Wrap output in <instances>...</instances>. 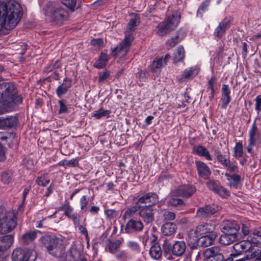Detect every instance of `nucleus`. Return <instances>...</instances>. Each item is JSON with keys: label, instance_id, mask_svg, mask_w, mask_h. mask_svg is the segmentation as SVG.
I'll list each match as a JSON object with an SVG mask.
<instances>
[{"label": "nucleus", "instance_id": "09e8293b", "mask_svg": "<svg viewBox=\"0 0 261 261\" xmlns=\"http://www.w3.org/2000/svg\"><path fill=\"white\" fill-rule=\"evenodd\" d=\"M225 168L230 173H238L239 171V168L236 162L231 163L230 161L228 166L225 167Z\"/></svg>", "mask_w": 261, "mask_h": 261}, {"label": "nucleus", "instance_id": "a18cd8bd", "mask_svg": "<svg viewBox=\"0 0 261 261\" xmlns=\"http://www.w3.org/2000/svg\"><path fill=\"white\" fill-rule=\"evenodd\" d=\"M76 0H61L62 4L72 11L74 10L76 5Z\"/></svg>", "mask_w": 261, "mask_h": 261}, {"label": "nucleus", "instance_id": "39448f33", "mask_svg": "<svg viewBox=\"0 0 261 261\" xmlns=\"http://www.w3.org/2000/svg\"><path fill=\"white\" fill-rule=\"evenodd\" d=\"M180 18V15L178 11L173 12L171 16L168 17L158 25L156 34L159 36H163L170 33L177 28Z\"/></svg>", "mask_w": 261, "mask_h": 261}, {"label": "nucleus", "instance_id": "c85d7f7f", "mask_svg": "<svg viewBox=\"0 0 261 261\" xmlns=\"http://www.w3.org/2000/svg\"><path fill=\"white\" fill-rule=\"evenodd\" d=\"M214 154L218 162L224 168L228 166L230 161V155L229 154H223L219 150H215Z\"/></svg>", "mask_w": 261, "mask_h": 261}, {"label": "nucleus", "instance_id": "5701e85b", "mask_svg": "<svg viewBox=\"0 0 261 261\" xmlns=\"http://www.w3.org/2000/svg\"><path fill=\"white\" fill-rule=\"evenodd\" d=\"M230 19L225 18L216 28L214 32V35L218 37V39L225 33L226 30L229 28Z\"/></svg>", "mask_w": 261, "mask_h": 261}, {"label": "nucleus", "instance_id": "f8f14e48", "mask_svg": "<svg viewBox=\"0 0 261 261\" xmlns=\"http://www.w3.org/2000/svg\"><path fill=\"white\" fill-rule=\"evenodd\" d=\"M196 191L194 186L189 185H184L179 186L172 192V194L184 198H188L192 195Z\"/></svg>", "mask_w": 261, "mask_h": 261}, {"label": "nucleus", "instance_id": "393cba45", "mask_svg": "<svg viewBox=\"0 0 261 261\" xmlns=\"http://www.w3.org/2000/svg\"><path fill=\"white\" fill-rule=\"evenodd\" d=\"M199 71V68L197 66L189 67L184 70L180 80L181 81L191 79L198 74Z\"/></svg>", "mask_w": 261, "mask_h": 261}, {"label": "nucleus", "instance_id": "a19ab883", "mask_svg": "<svg viewBox=\"0 0 261 261\" xmlns=\"http://www.w3.org/2000/svg\"><path fill=\"white\" fill-rule=\"evenodd\" d=\"M35 181L39 186L46 187L49 183L50 179L48 178L47 174H46L38 176Z\"/></svg>", "mask_w": 261, "mask_h": 261}, {"label": "nucleus", "instance_id": "2f4dec72", "mask_svg": "<svg viewBox=\"0 0 261 261\" xmlns=\"http://www.w3.org/2000/svg\"><path fill=\"white\" fill-rule=\"evenodd\" d=\"M216 210L214 206L206 205L198 210L197 215L200 218H203L214 214Z\"/></svg>", "mask_w": 261, "mask_h": 261}, {"label": "nucleus", "instance_id": "4d7b16f0", "mask_svg": "<svg viewBox=\"0 0 261 261\" xmlns=\"http://www.w3.org/2000/svg\"><path fill=\"white\" fill-rule=\"evenodd\" d=\"M116 257L121 261L126 260L128 257L127 253L124 251H120L116 254Z\"/></svg>", "mask_w": 261, "mask_h": 261}, {"label": "nucleus", "instance_id": "20e7f679", "mask_svg": "<svg viewBox=\"0 0 261 261\" xmlns=\"http://www.w3.org/2000/svg\"><path fill=\"white\" fill-rule=\"evenodd\" d=\"M5 89L2 93V102L7 107L13 106L14 104L22 102V98L18 96L15 84L11 82L6 83L3 86Z\"/></svg>", "mask_w": 261, "mask_h": 261}, {"label": "nucleus", "instance_id": "ddd939ff", "mask_svg": "<svg viewBox=\"0 0 261 261\" xmlns=\"http://www.w3.org/2000/svg\"><path fill=\"white\" fill-rule=\"evenodd\" d=\"M215 225L211 223H206L197 226L194 229V233L196 238L201 236L210 234V233H217L215 231Z\"/></svg>", "mask_w": 261, "mask_h": 261}, {"label": "nucleus", "instance_id": "5fc2aeb1", "mask_svg": "<svg viewBox=\"0 0 261 261\" xmlns=\"http://www.w3.org/2000/svg\"><path fill=\"white\" fill-rule=\"evenodd\" d=\"M143 228V224L140 221L132 220V229L140 231Z\"/></svg>", "mask_w": 261, "mask_h": 261}, {"label": "nucleus", "instance_id": "423d86ee", "mask_svg": "<svg viewBox=\"0 0 261 261\" xmlns=\"http://www.w3.org/2000/svg\"><path fill=\"white\" fill-rule=\"evenodd\" d=\"M130 47V34H126L123 41L116 46L111 47V56L115 58H122L125 57Z\"/></svg>", "mask_w": 261, "mask_h": 261}, {"label": "nucleus", "instance_id": "338daca9", "mask_svg": "<svg viewBox=\"0 0 261 261\" xmlns=\"http://www.w3.org/2000/svg\"><path fill=\"white\" fill-rule=\"evenodd\" d=\"M216 77L214 76L211 77L208 82V88L210 90L214 89V85L216 83Z\"/></svg>", "mask_w": 261, "mask_h": 261}, {"label": "nucleus", "instance_id": "72a5a7b5", "mask_svg": "<svg viewBox=\"0 0 261 261\" xmlns=\"http://www.w3.org/2000/svg\"><path fill=\"white\" fill-rule=\"evenodd\" d=\"M238 236L230 233H224L219 239L220 243L225 245H228L238 240Z\"/></svg>", "mask_w": 261, "mask_h": 261}, {"label": "nucleus", "instance_id": "774afa93", "mask_svg": "<svg viewBox=\"0 0 261 261\" xmlns=\"http://www.w3.org/2000/svg\"><path fill=\"white\" fill-rule=\"evenodd\" d=\"M69 218L73 221L75 226L79 225V219L77 213H73V215H71Z\"/></svg>", "mask_w": 261, "mask_h": 261}, {"label": "nucleus", "instance_id": "49530a36", "mask_svg": "<svg viewBox=\"0 0 261 261\" xmlns=\"http://www.w3.org/2000/svg\"><path fill=\"white\" fill-rule=\"evenodd\" d=\"M163 218L165 221H172L175 218V214L172 212L165 211L163 214Z\"/></svg>", "mask_w": 261, "mask_h": 261}, {"label": "nucleus", "instance_id": "6e6d98bb", "mask_svg": "<svg viewBox=\"0 0 261 261\" xmlns=\"http://www.w3.org/2000/svg\"><path fill=\"white\" fill-rule=\"evenodd\" d=\"M106 214L109 219H114L118 216V212L115 210H108Z\"/></svg>", "mask_w": 261, "mask_h": 261}, {"label": "nucleus", "instance_id": "f704fd0d", "mask_svg": "<svg viewBox=\"0 0 261 261\" xmlns=\"http://www.w3.org/2000/svg\"><path fill=\"white\" fill-rule=\"evenodd\" d=\"M39 231H29L24 233L22 237V241L23 243L28 244L33 241L37 237V233Z\"/></svg>", "mask_w": 261, "mask_h": 261}, {"label": "nucleus", "instance_id": "4be33fe9", "mask_svg": "<svg viewBox=\"0 0 261 261\" xmlns=\"http://www.w3.org/2000/svg\"><path fill=\"white\" fill-rule=\"evenodd\" d=\"M139 215L147 224L152 222L153 220L152 210L150 207H143L139 211Z\"/></svg>", "mask_w": 261, "mask_h": 261}, {"label": "nucleus", "instance_id": "bb28decb", "mask_svg": "<svg viewBox=\"0 0 261 261\" xmlns=\"http://www.w3.org/2000/svg\"><path fill=\"white\" fill-rule=\"evenodd\" d=\"M162 250L160 245L158 243H152L149 250V255L150 257L155 260L161 258Z\"/></svg>", "mask_w": 261, "mask_h": 261}, {"label": "nucleus", "instance_id": "bf43d9fd", "mask_svg": "<svg viewBox=\"0 0 261 261\" xmlns=\"http://www.w3.org/2000/svg\"><path fill=\"white\" fill-rule=\"evenodd\" d=\"M65 215L68 218H69L71 215H73V208L69 204L65 205L64 208Z\"/></svg>", "mask_w": 261, "mask_h": 261}, {"label": "nucleus", "instance_id": "0eeeda50", "mask_svg": "<svg viewBox=\"0 0 261 261\" xmlns=\"http://www.w3.org/2000/svg\"><path fill=\"white\" fill-rule=\"evenodd\" d=\"M44 247L53 256H57L60 251V239L56 237L45 236L42 238Z\"/></svg>", "mask_w": 261, "mask_h": 261}, {"label": "nucleus", "instance_id": "412c9836", "mask_svg": "<svg viewBox=\"0 0 261 261\" xmlns=\"http://www.w3.org/2000/svg\"><path fill=\"white\" fill-rule=\"evenodd\" d=\"M186 249V244L184 241H176L172 245V254L176 256H182Z\"/></svg>", "mask_w": 261, "mask_h": 261}, {"label": "nucleus", "instance_id": "6ab92c4d", "mask_svg": "<svg viewBox=\"0 0 261 261\" xmlns=\"http://www.w3.org/2000/svg\"><path fill=\"white\" fill-rule=\"evenodd\" d=\"M159 200L157 194L154 193H148L145 194L138 200V202L147 204L146 206L150 207L152 205L155 204Z\"/></svg>", "mask_w": 261, "mask_h": 261}, {"label": "nucleus", "instance_id": "f03ea898", "mask_svg": "<svg viewBox=\"0 0 261 261\" xmlns=\"http://www.w3.org/2000/svg\"><path fill=\"white\" fill-rule=\"evenodd\" d=\"M17 220L16 212L0 207V233L7 234L12 232L17 226Z\"/></svg>", "mask_w": 261, "mask_h": 261}, {"label": "nucleus", "instance_id": "4468645a", "mask_svg": "<svg viewBox=\"0 0 261 261\" xmlns=\"http://www.w3.org/2000/svg\"><path fill=\"white\" fill-rule=\"evenodd\" d=\"M206 186L210 190L213 191L222 197L227 198L229 196V192L217 182L208 180L206 182Z\"/></svg>", "mask_w": 261, "mask_h": 261}, {"label": "nucleus", "instance_id": "1a4fd4ad", "mask_svg": "<svg viewBox=\"0 0 261 261\" xmlns=\"http://www.w3.org/2000/svg\"><path fill=\"white\" fill-rule=\"evenodd\" d=\"M248 135V144L246 149L248 153L253 154L254 153L253 146L256 145L257 141L259 140L260 138V133L255 122H254L252 125L249 130Z\"/></svg>", "mask_w": 261, "mask_h": 261}, {"label": "nucleus", "instance_id": "3c124183", "mask_svg": "<svg viewBox=\"0 0 261 261\" xmlns=\"http://www.w3.org/2000/svg\"><path fill=\"white\" fill-rule=\"evenodd\" d=\"M60 109L59 110V114L66 113L68 112V108L66 105V101L64 100H60L59 101Z\"/></svg>", "mask_w": 261, "mask_h": 261}, {"label": "nucleus", "instance_id": "4c0bfd02", "mask_svg": "<svg viewBox=\"0 0 261 261\" xmlns=\"http://www.w3.org/2000/svg\"><path fill=\"white\" fill-rule=\"evenodd\" d=\"M243 154V146L242 142L239 141L236 143L233 148V156L239 159L242 156Z\"/></svg>", "mask_w": 261, "mask_h": 261}, {"label": "nucleus", "instance_id": "6e6552de", "mask_svg": "<svg viewBox=\"0 0 261 261\" xmlns=\"http://www.w3.org/2000/svg\"><path fill=\"white\" fill-rule=\"evenodd\" d=\"M12 261H35L36 252L33 250L15 249L12 254Z\"/></svg>", "mask_w": 261, "mask_h": 261}, {"label": "nucleus", "instance_id": "aec40b11", "mask_svg": "<svg viewBox=\"0 0 261 261\" xmlns=\"http://www.w3.org/2000/svg\"><path fill=\"white\" fill-rule=\"evenodd\" d=\"M18 123V119L14 116L0 118V128L7 129L15 127Z\"/></svg>", "mask_w": 261, "mask_h": 261}, {"label": "nucleus", "instance_id": "cd10ccee", "mask_svg": "<svg viewBox=\"0 0 261 261\" xmlns=\"http://www.w3.org/2000/svg\"><path fill=\"white\" fill-rule=\"evenodd\" d=\"M71 86V80L68 78H65L63 83L56 89V93L60 97L65 94L69 88Z\"/></svg>", "mask_w": 261, "mask_h": 261}, {"label": "nucleus", "instance_id": "f3484780", "mask_svg": "<svg viewBox=\"0 0 261 261\" xmlns=\"http://www.w3.org/2000/svg\"><path fill=\"white\" fill-rule=\"evenodd\" d=\"M195 165L198 175L204 179H208L211 174V171L208 166L200 161H196Z\"/></svg>", "mask_w": 261, "mask_h": 261}, {"label": "nucleus", "instance_id": "c756f323", "mask_svg": "<svg viewBox=\"0 0 261 261\" xmlns=\"http://www.w3.org/2000/svg\"><path fill=\"white\" fill-rule=\"evenodd\" d=\"M177 230L176 225L172 222H166L161 227L162 233L165 236H171Z\"/></svg>", "mask_w": 261, "mask_h": 261}, {"label": "nucleus", "instance_id": "9b49d317", "mask_svg": "<svg viewBox=\"0 0 261 261\" xmlns=\"http://www.w3.org/2000/svg\"><path fill=\"white\" fill-rule=\"evenodd\" d=\"M254 246L249 241V239L241 241L235 243L233 246V248L236 251V253L231 254V256L236 257L242 253L247 251L254 252Z\"/></svg>", "mask_w": 261, "mask_h": 261}, {"label": "nucleus", "instance_id": "de8ad7c7", "mask_svg": "<svg viewBox=\"0 0 261 261\" xmlns=\"http://www.w3.org/2000/svg\"><path fill=\"white\" fill-rule=\"evenodd\" d=\"M163 248V252L165 254H167L168 253H170L171 252L172 253V245L169 243L167 239L164 240Z\"/></svg>", "mask_w": 261, "mask_h": 261}, {"label": "nucleus", "instance_id": "9d476101", "mask_svg": "<svg viewBox=\"0 0 261 261\" xmlns=\"http://www.w3.org/2000/svg\"><path fill=\"white\" fill-rule=\"evenodd\" d=\"M205 261H223L224 257L218 247H212L203 252Z\"/></svg>", "mask_w": 261, "mask_h": 261}, {"label": "nucleus", "instance_id": "a878e982", "mask_svg": "<svg viewBox=\"0 0 261 261\" xmlns=\"http://www.w3.org/2000/svg\"><path fill=\"white\" fill-rule=\"evenodd\" d=\"M254 247L256 244L261 242V228H252L250 237L247 238Z\"/></svg>", "mask_w": 261, "mask_h": 261}, {"label": "nucleus", "instance_id": "2eb2a0df", "mask_svg": "<svg viewBox=\"0 0 261 261\" xmlns=\"http://www.w3.org/2000/svg\"><path fill=\"white\" fill-rule=\"evenodd\" d=\"M240 225L235 221H224L221 226V230L224 233H230L238 236Z\"/></svg>", "mask_w": 261, "mask_h": 261}, {"label": "nucleus", "instance_id": "13d9d810", "mask_svg": "<svg viewBox=\"0 0 261 261\" xmlns=\"http://www.w3.org/2000/svg\"><path fill=\"white\" fill-rule=\"evenodd\" d=\"M255 102V110L258 113L261 111V95H258L256 97Z\"/></svg>", "mask_w": 261, "mask_h": 261}, {"label": "nucleus", "instance_id": "7ed1b4c3", "mask_svg": "<svg viewBox=\"0 0 261 261\" xmlns=\"http://www.w3.org/2000/svg\"><path fill=\"white\" fill-rule=\"evenodd\" d=\"M46 16H49L52 22L56 24L61 25L66 21L68 17L67 12L55 2H49L43 9Z\"/></svg>", "mask_w": 261, "mask_h": 261}, {"label": "nucleus", "instance_id": "c9c22d12", "mask_svg": "<svg viewBox=\"0 0 261 261\" xmlns=\"http://www.w3.org/2000/svg\"><path fill=\"white\" fill-rule=\"evenodd\" d=\"M111 112L110 110H106L103 108H100L98 110L95 111L92 114V116L97 119L102 118H108L110 116Z\"/></svg>", "mask_w": 261, "mask_h": 261}, {"label": "nucleus", "instance_id": "7c9ffc66", "mask_svg": "<svg viewBox=\"0 0 261 261\" xmlns=\"http://www.w3.org/2000/svg\"><path fill=\"white\" fill-rule=\"evenodd\" d=\"M193 151L195 154L199 156L204 157L207 160H212V156L210 154L209 151L203 146L198 145L194 146L193 148Z\"/></svg>", "mask_w": 261, "mask_h": 261}, {"label": "nucleus", "instance_id": "ea45409f", "mask_svg": "<svg viewBox=\"0 0 261 261\" xmlns=\"http://www.w3.org/2000/svg\"><path fill=\"white\" fill-rule=\"evenodd\" d=\"M122 218L126 223L125 231L126 233H129L130 232V226L129 225V223H130V208H127Z\"/></svg>", "mask_w": 261, "mask_h": 261}, {"label": "nucleus", "instance_id": "b1692460", "mask_svg": "<svg viewBox=\"0 0 261 261\" xmlns=\"http://www.w3.org/2000/svg\"><path fill=\"white\" fill-rule=\"evenodd\" d=\"M217 233H210L204 236H201L199 237L198 243L200 246L206 247L213 244L216 238Z\"/></svg>", "mask_w": 261, "mask_h": 261}, {"label": "nucleus", "instance_id": "603ef678", "mask_svg": "<svg viewBox=\"0 0 261 261\" xmlns=\"http://www.w3.org/2000/svg\"><path fill=\"white\" fill-rule=\"evenodd\" d=\"M140 23L139 16L137 14L132 13V30Z\"/></svg>", "mask_w": 261, "mask_h": 261}, {"label": "nucleus", "instance_id": "58836bf2", "mask_svg": "<svg viewBox=\"0 0 261 261\" xmlns=\"http://www.w3.org/2000/svg\"><path fill=\"white\" fill-rule=\"evenodd\" d=\"M1 181L4 184H9L13 181V173L11 171H6L2 172Z\"/></svg>", "mask_w": 261, "mask_h": 261}, {"label": "nucleus", "instance_id": "f257e3e1", "mask_svg": "<svg viewBox=\"0 0 261 261\" xmlns=\"http://www.w3.org/2000/svg\"><path fill=\"white\" fill-rule=\"evenodd\" d=\"M22 14V9L16 1L0 3V32L13 29L21 20Z\"/></svg>", "mask_w": 261, "mask_h": 261}, {"label": "nucleus", "instance_id": "a211bd4d", "mask_svg": "<svg viewBox=\"0 0 261 261\" xmlns=\"http://www.w3.org/2000/svg\"><path fill=\"white\" fill-rule=\"evenodd\" d=\"M186 33L182 30H179L174 37L168 39L166 42V47L168 49L175 46L179 43L185 37Z\"/></svg>", "mask_w": 261, "mask_h": 261}, {"label": "nucleus", "instance_id": "dca6fc26", "mask_svg": "<svg viewBox=\"0 0 261 261\" xmlns=\"http://www.w3.org/2000/svg\"><path fill=\"white\" fill-rule=\"evenodd\" d=\"M14 240V236L12 234L0 237V255L10 248Z\"/></svg>", "mask_w": 261, "mask_h": 261}, {"label": "nucleus", "instance_id": "8fccbe9b", "mask_svg": "<svg viewBox=\"0 0 261 261\" xmlns=\"http://www.w3.org/2000/svg\"><path fill=\"white\" fill-rule=\"evenodd\" d=\"M252 228L250 223H246L242 224V232L244 236L248 235L250 237Z\"/></svg>", "mask_w": 261, "mask_h": 261}, {"label": "nucleus", "instance_id": "69168bd1", "mask_svg": "<svg viewBox=\"0 0 261 261\" xmlns=\"http://www.w3.org/2000/svg\"><path fill=\"white\" fill-rule=\"evenodd\" d=\"M110 75V73L107 72H102L100 73L99 76L98 78L99 82H102L105 81Z\"/></svg>", "mask_w": 261, "mask_h": 261}, {"label": "nucleus", "instance_id": "680f3d73", "mask_svg": "<svg viewBox=\"0 0 261 261\" xmlns=\"http://www.w3.org/2000/svg\"><path fill=\"white\" fill-rule=\"evenodd\" d=\"M91 43L93 45L101 47L103 46V41L101 38L94 39L91 40Z\"/></svg>", "mask_w": 261, "mask_h": 261}, {"label": "nucleus", "instance_id": "37998d69", "mask_svg": "<svg viewBox=\"0 0 261 261\" xmlns=\"http://www.w3.org/2000/svg\"><path fill=\"white\" fill-rule=\"evenodd\" d=\"M121 244V242L117 240L114 242H110L108 244L109 251L112 253H115L117 250L119 248Z\"/></svg>", "mask_w": 261, "mask_h": 261}, {"label": "nucleus", "instance_id": "473e14b6", "mask_svg": "<svg viewBox=\"0 0 261 261\" xmlns=\"http://www.w3.org/2000/svg\"><path fill=\"white\" fill-rule=\"evenodd\" d=\"M110 60V57L107 54L106 50H103L100 54V57L95 63V67L97 68H102L104 67Z\"/></svg>", "mask_w": 261, "mask_h": 261}, {"label": "nucleus", "instance_id": "e2e57ef3", "mask_svg": "<svg viewBox=\"0 0 261 261\" xmlns=\"http://www.w3.org/2000/svg\"><path fill=\"white\" fill-rule=\"evenodd\" d=\"M222 96H230V91L227 85H223L222 88Z\"/></svg>", "mask_w": 261, "mask_h": 261}, {"label": "nucleus", "instance_id": "864d4df0", "mask_svg": "<svg viewBox=\"0 0 261 261\" xmlns=\"http://www.w3.org/2000/svg\"><path fill=\"white\" fill-rule=\"evenodd\" d=\"M89 198L86 196H83L80 200V204L81 210H84L88 204Z\"/></svg>", "mask_w": 261, "mask_h": 261}, {"label": "nucleus", "instance_id": "052dcab7", "mask_svg": "<svg viewBox=\"0 0 261 261\" xmlns=\"http://www.w3.org/2000/svg\"><path fill=\"white\" fill-rule=\"evenodd\" d=\"M210 1L209 0H206L205 1H204V2H203L201 5L200 6L198 11H197V13H200L201 11L202 12H204V11H205V10L207 9V7L209 6L210 5Z\"/></svg>", "mask_w": 261, "mask_h": 261}, {"label": "nucleus", "instance_id": "c03bdc74", "mask_svg": "<svg viewBox=\"0 0 261 261\" xmlns=\"http://www.w3.org/2000/svg\"><path fill=\"white\" fill-rule=\"evenodd\" d=\"M165 64L162 58L155 59L152 62L151 70L153 72H155L158 69L161 68Z\"/></svg>", "mask_w": 261, "mask_h": 261}, {"label": "nucleus", "instance_id": "e433bc0d", "mask_svg": "<svg viewBox=\"0 0 261 261\" xmlns=\"http://www.w3.org/2000/svg\"><path fill=\"white\" fill-rule=\"evenodd\" d=\"M185 56V52L182 46H179L175 50L173 56V61L174 63L182 61Z\"/></svg>", "mask_w": 261, "mask_h": 261}, {"label": "nucleus", "instance_id": "0e129e2a", "mask_svg": "<svg viewBox=\"0 0 261 261\" xmlns=\"http://www.w3.org/2000/svg\"><path fill=\"white\" fill-rule=\"evenodd\" d=\"M222 101V107L225 109L228 103L230 102L231 98L230 96H222L221 99Z\"/></svg>", "mask_w": 261, "mask_h": 261}, {"label": "nucleus", "instance_id": "79ce46f5", "mask_svg": "<svg viewBox=\"0 0 261 261\" xmlns=\"http://www.w3.org/2000/svg\"><path fill=\"white\" fill-rule=\"evenodd\" d=\"M167 204L169 206H172L174 207L182 206L184 205L183 201L179 198L171 197L167 201Z\"/></svg>", "mask_w": 261, "mask_h": 261}]
</instances>
